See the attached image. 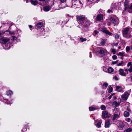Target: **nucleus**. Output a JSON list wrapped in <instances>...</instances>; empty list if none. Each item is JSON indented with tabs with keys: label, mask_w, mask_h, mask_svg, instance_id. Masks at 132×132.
<instances>
[{
	"label": "nucleus",
	"mask_w": 132,
	"mask_h": 132,
	"mask_svg": "<svg viewBox=\"0 0 132 132\" xmlns=\"http://www.w3.org/2000/svg\"><path fill=\"white\" fill-rule=\"evenodd\" d=\"M129 28L128 27H127L123 30L122 32L123 36L127 39H129L132 37V35L129 32Z\"/></svg>",
	"instance_id": "1"
},
{
	"label": "nucleus",
	"mask_w": 132,
	"mask_h": 132,
	"mask_svg": "<svg viewBox=\"0 0 132 132\" xmlns=\"http://www.w3.org/2000/svg\"><path fill=\"white\" fill-rule=\"evenodd\" d=\"M118 111V109L117 108H115L114 109L113 112L114 114L113 118V120H114L118 119L120 117V114Z\"/></svg>",
	"instance_id": "2"
},
{
	"label": "nucleus",
	"mask_w": 132,
	"mask_h": 132,
	"mask_svg": "<svg viewBox=\"0 0 132 132\" xmlns=\"http://www.w3.org/2000/svg\"><path fill=\"white\" fill-rule=\"evenodd\" d=\"M129 95V94L128 92H125L121 96V101L122 102H124L127 100L128 98V96Z\"/></svg>",
	"instance_id": "3"
},
{
	"label": "nucleus",
	"mask_w": 132,
	"mask_h": 132,
	"mask_svg": "<svg viewBox=\"0 0 132 132\" xmlns=\"http://www.w3.org/2000/svg\"><path fill=\"white\" fill-rule=\"evenodd\" d=\"M76 17L78 23L81 25L80 23H81L85 19V16L83 15H80L77 16Z\"/></svg>",
	"instance_id": "4"
},
{
	"label": "nucleus",
	"mask_w": 132,
	"mask_h": 132,
	"mask_svg": "<svg viewBox=\"0 0 132 132\" xmlns=\"http://www.w3.org/2000/svg\"><path fill=\"white\" fill-rule=\"evenodd\" d=\"M80 24L82 26L87 27L90 25V22L89 20L85 19L84 21L81 23H80Z\"/></svg>",
	"instance_id": "5"
},
{
	"label": "nucleus",
	"mask_w": 132,
	"mask_h": 132,
	"mask_svg": "<svg viewBox=\"0 0 132 132\" xmlns=\"http://www.w3.org/2000/svg\"><path fill=\"white\" fill-rule=\"evenodd\" d=\"M110 21L112 23L114 24L118 23L119 19L118 18L116 17H112L110 18Z\"/></svg>",
	"instance_id": "6"
},
{
	"label": "nucleus",
	"mask_w": 132,
	"mask_h": 132,
	"mask_svg": "<svg viewBox=\"0 0 132 132\" xmlns=\"http://www.w3.org/2000/svg\"><path fill=\"white\" fill-rule=\"evenodd\" d=\"M10 39L7 37H3L0 39V43L2 44H5L9 42Z\"/></svg>",
	"instance_id": "7"
},
{
	"label": "nucleus",
	"mask_w": 132,
	"mask_h": 132,
	"mask_svg": "<svg viewBox=\"0 0 132 132\" xmlns=\"http://www.w3.org/2000/svg\"><path fill=\"white\" fill-rule=\"evenodd\" d=\"M98 52L102 55H104L107 52L106 50L104 48L100 47V49L98 50Z\"/></svg>",
	"instance_id": "8"
},
{
	"label": "nucleus",
	"mask_w": 132,
	"mask_h": 132,
	"mask_svg": "<svg viewBox=\"0 0 132 132\" xmlns=\"http://www.w3.org/2000/svg\"><path fill=\"white\" fill-rule=\"evenodd\" d=\"M102 31L103 32L105 33L107 35L111 36L112 35V33L109 32V31L105 28H103L102 29Z\"/></svg>",
	"instance_id": "9"
},
{
	"label": "nucleus",
	"mask_w": 132,
	"mask_h": 132,
	"mask_svg": "<svg viewBox=\"0 0 132 132\" xmlns=\"http://www.w3.org/2000/svg\"><path fill=\"white\" fill-rule=\"evenodd\" d=\"M119 74L120 75L124 76H126V74L124 72V70L122 69H120L119 70Z\"/></svg>",
	"instance_id": "10"
},
{
	"label": "nucleus",
	"mask_w": 132,
	"mask_h": 132,
	"mask_svg": "<svg viewBox=\"0 0 132 132\" xmlns=\"http://www.w3.org/2000/svg\"><path fill=\"white\" fill-rule=\"evenodd\" d=\"M128 2L127 0H126L124 2V6H125V10H126L129 8Z\"/></svg>",
	"instance_id": "11"
},
{
	"label": "nucleus",
	"mask_w": 132,
	"mask_h": 132,
	"mask_svg": "<svg viewBox=\"0 0 132 132\" xmlns=\"http://www.w3.org/2000/svg\"><path fill=\"white\" fill-rule=\"evenodd\" d=\"M43 26V23L41 22H39L38 23L36 24V26L37 27L36 28L38 29L42 27Z\"/></svg>",
	"instance_id": "12"
},
{
	"label": "nucleus",
	"mask_w": 132,
	"mask_h": 132,
	"mask_svg": "<svg viewBox=\"0 0 132 132\" xmlns=\"http://www.w3.org/2000/svg\"><path fill=\"white\" fill-rule=\"evenodd\" d=\"M96 20L97 21H99L103 19V16L102 14H100L98 15L96 17Z\"/></svg>",
	"instance_id": "13"
},
{
	"label": "nucleus",
	"mask_w": 132,
	"mask_h": 132,
	"mask_svg": "<svg viewBox=\"0 0 132 132\" xmlns=\"http://www.w3.org/2000/svg\"><path fill=\"white\" fill-rule=\"evenodd\" d=\"M117 90L118 92H123V89L121 87L119 86H116Z\"/></svg>",
	"instance_id": "14"
},
{
	"label": "nucleus",
	"mask_w": 132,
	"mask_h": 132,
	"mask_svg": "<svg viewBox=\"0 0 132 132\" xmlns=\"http://www.w3.org/2000/svg\"><path fill=\"white\" fill-rule=\"evenodd\" d=\"M108 116V112L106 111H104L102 112V116L104 118H107Z\"/></svg>",
	"instance_id": "15"
},
{
	"label": "nucleus",
	"mask_w": 132,
	"mask_h": 132,
	"mask_svg": "<svg viewBox=\"0 0 132 132\" xmlns=\"http://www.w3.org/2000/svg\"><path fill=\"white\" fill-rule=\"evenodd\" d=\"M121 102V101L120 102H117L116 101H114L113 102L112 105L114 106L115 107H116L118 106L119 105L120 103Z\"/></svg>",
	"instance_id": "16"
},
{
	"label": "nucleus",
	"mask_w": 132,
	"mask_h": 132,
	"mask_svg": "<svg viewBox=\"0 0 132 132\" xmlns=\"http://www.w3.org/2000/svg\"><path fill=\"white\" fill-rule=\"evenodd\" d=\"M118 3H113L111 5V7L113 8L117 9L119 6L118 5Z\"/></svg>",
	"instance_id": "17"
},
{
	"label": "nucleus",
	"mask_w": 132,
	"mask_h": 132,
	"mask_svg": "<svg viewBox=\"0 0 132 132\" xmlns=\"http://www.w3.org/2000/svg\"><path fill=\"white\" fill-rule=\"evenodd\" d=\"M110 125V123L109 121H106L105 123V128H108Z\"/></svg>",
	"instance_id": "18"
},
{
	"label": "nucleus",
	"mask_w": 132,
	"mask_h": 132,
	"mask_svg": "<svg viewBox=\"0 0 132 132\" xmlns=\"http://www.w3.org/2000/svg\"><path fill=\"white\" fill-rule=\"evenodd\" d=\"M125 126L124 124L123 123L119 125L118 126V128L119 129L122 130L123 129Z\"/></svg>",
	"instance_id": "19"
},
{
	"label": "nucleus",
	"mask_w": 132,
	"mask_h": 132,
	"mask_svg": "<svg viewBox=\"0 0 132 132\" xmlns=\"http://www.w3.org/2000/svg\"><path fill=\"white\" fill-rule=\"evenodd\" d=\"M50 9L51 7L50 6H47L44 7V10L45 11H48Z\"/></svg>",
	"instance_id": "20"
},
{
	"label": "nucleus",
	"mask_w": 132,
	"mask_h": 132,
	"mask_svg": "<svg viewBox=\"0 0 132 132\" xmlns=\"http://www.w3.org/2000/svg\"><path fill=\"white\" fill-rule=\"evenodd\" d=\"M117 55L118 56H120L122 57H123L125 56V52H119L117 54Z\"/></svg>",
	"instance_id": "21"
},
{
	"label": "nucleus",
	"mask_w": 132,
	"mask_h": 132,
	"mask_svg": "<svg viewBox=\"0 0 132 132\" xmlns=\"http://www.w3.org/2000/svg\"><path fill=\"white\" fill-rule=\"evenodd\" d=\"M130 114L128 112L125 111L123 113V115L124 116L126 117H128L129 116Z\"/></svg>",
	"instance_id": "22"
},
{
	"label": "nucleus",
	"mask_w": 132,
	"mask_h": 132,
	"mask_svg": "<svg viewBox=\"0 0 132 132\" xmlns=\"http://www.w3.org/2000/svg\"><path fill=\"white\" fill-rule=\"evenodd\" d=\"M31 3L33 5H35L38 4V2L36 1H34L32 0H31Z\"/></svg>",
	"instance_id": "23"
},
{
	"label": "nucleus",
	"mask_w": 132,
	"mask_h": 132,
	"mask_svg": "<svg viewBox=\"0 0 132 132\" xmlns=\"http://www.w3.org/2000/svg\"><path fill=\"white\" fill-rule=\"evenodd\" d=\"M132 131V129L129 128L124 130V132H130Z\"/></svg>",
	"instance_id": "24"
},
{
	"label": "nucleus",
	"mask_w": 132,
	"mask_h": 132,
	"mask_svg": "<svg viewBox=\"0 0 132 132\" xmlns=\"http://www.w3.org/2000/svg\"><path fill=\"white\" fill-rule=\"evenodd\" d=\"M105 40L102 39L100 43L101 45L102 46H104L105 44Z\"/></svg>",
	"instance_id": "25"
},
{
	"label": "nucleus",
	"mask_w": 132,
	"mask_h": 132,
	"mask_svg": "<svg viewBox=\"0 0 132 132\" xmlns=\"http://www.w3.org/2000/svg\"><path fill=\"white\" fill-rule=\"evenodd\" d=\"M113 71V69L111 68H109L108 69V72L109 73H111Z\"/></svg>",
	"instance_id": "26"
},
{
	"label": "nucleus",
	"mask_w": 132,
	"mask_h": 132,
	"mask_svg": "<svg viewBox=\"0 0 132 132\" xmlns=\"http://www.w3.org/2000/svg\"><path fill=\"white\" fill-rule=\"evenodd\" d=\"M124 65V64L123 61H121L117 65L118 66H123Z\"/></svg>",
	"instance_id": "27"
},
{
	"label": "nucleus",
	"mask_w": 132,
	"mask_h": 132,
	"mask_svg": "<svg viewBox=\"0 0 132 132\" xmlns=\"http://www.w3.org/2000/svg\"><path fill=\"white\" fill-rule=\"evenodd\" d=\"M112 90V87L110 86L109 87L108 92L109 93H111Z\"/></svg>",
	"instance_id": "28"
},
{
	"label": "nucleus",
	"mask_w": 132,
	"mask_h": 132,
	"mask_svg": "<svg viewBox=\"0 0 132 132\" xmlns=\"http://www.w3.org/2000/svg\"><path fill=\"white\" fill-rule=\"evenodd\" d=\"M97 127L99 128L101 127V123L100 122H98L96 124L95 123Z\"/></svg>",
	"instance_id": "29"
},
{
	"label": "nucleus",
	"mask_w": 132,
	"mask_h": 132,
	"mask_svg": "<svg viewBox=\"0 0 132 132\" xmlns=\"http://www.w3.org/2000/svg\"><path fill=\"white\" fill-rule=\"evenodd\" d=\"M7 94L8 95H10L12 94V92L11 90H9L7 92Z\"/></svg>",
	"instance_id": "30"
},
{
	"label": "nucleus",
	"mask_w": 132,
	"mask_h": 132,
	"mask_svg": "<svg viewBox=\"0 0 132 132\" xmlns=\"http://www.w3.org/2000/svg\"><path fill=\"white\" fill-rule=\"evenodd\" d=\"M89 109L90 111H93L96 109L92 107H90L89 108Z\"/></svg>",
	"instance_id": "31"
},
{
	"label": "nucleus",
	"mask_w": 132,
	"mask_h": 132,
	"mask_svg": "<svg viewBox=\"0 0 132 132\" xmlns=\"http://www.w3.org/2000/svg\"><path fill=\"white\" fill-rule=\"evenodd\" d=\"M80 39L81 42H83L84 41H85L87 39L85 38H80Z\"/></svg>",
	"instance_id": "32"
},
{
	"label": "nucleus",
	"mask_w": 132,
	"mask_h": 132,
	"mask_svg": "<svg viewBox=\"0 0 132 132\" xmlns=\"http://www.w3.org/2000/svg\"><path fill=\"white\" fill-rule=\"evenodd\" d=\"M101 109L102 110H105V106L104 105H102L101 106Z\"/></svg>",
	"instance_id": "33"
},
{
	"label": "nucleus",
	"mask_w": 132,
	"mask_h": 132,
	"mask_svg": "<svg viewBox=\"0 0 132 132\" xmlns=\"http://www.w3.org/2000/svg\"><path fill=\"white\" fill-rule=\"evenodd\" d=\"M130 48L129 46H127L126 48V52H128L130 50Z\"/></svg>",
	"instance_id": "34"
},
{
	"label": "nucleus",
	"mask_w": 132,
	"mask_h": 132,
	"mask_svg": "<svg viewBox=\"0 0 132 132\" xmlns=\"http://www.w3.org/2000/svg\"><path fill=\"white\" fill-rule=\"evenodd\" d=\"M111 52L113 53V54H114L116 53V51L114 49H111Z\"/></svg>",
	"instance_id": "35"
},
{
	"label": "nucleus",
	"mask_w": 132,
	"mask_h": 132,
	"mask_svg": "<svg viewBox=\"0 0 132 132\" xmlns=\"http://www.w3.org/2000/svg\"><path fill=\"white\" fill-rule=\"evenodd\" d=\"M128 71L130 73H131L132 72V66L130 67V68L128 69Z\"/></svg>",
	"instance_id": "36"
},
{
	"label": "nucleus",
	"mask_w": 132,
	"mask_h": 132,
	"mask_svg": "<svg viewBox=\"0 0 132 132\" xmlns=\"http://www.w3.org/2000/svg\"><path fill=\"white\" fill-rule=\"evenodd\" d=\"M127 66L128 67H129V66L131 67V66H132V64L131 62H129L127 64Z\"/></svg>",
	"instance_id": "37"
},
{
	"label": "nucleus",
	"mask_w": 132,
	"mask_h": 132,
	"mask_svg": "<svg viewBox=\"0 0 132 132\" xmlns=\"http://www.w3.org/2000/svg\"><path fill=\"white\" fill-rule=\"evenodd\" d=\"M119 35L117 34H116L115 36V38L116 39H119Z\"/></svg>",
	"instance_id": "38"
},
{
	"label": "nucleus",
	"mask_w": 132,
	"mask_h": 132,
	"mask_svg": "<svg viewBox=\"0 0 132 132\" xmlns=\"http://www.w3.org/2000/svg\"><path fill=\"white\" fill-rule=\"evenodd\" d=\"M108 84L106 83H104L103 85V86H105V87H107L108 86Z\"/></svg>",
	"instance_id": "39"
},
{
	"label": "nucleus",
	"mask_w": 132,
	"mask_h": 132,
	"mask_svg": "<svg viewBox=\"0 0 132 132\" xmlns=\"http://www.w3.org/2000/svg\"><path fill=\"white\" fill-rule=\"evenodd\" d=\"M117 58V56L116 55H114L112 56V59L113 60H116Z\"/></svg>",
	"instance_id": "40"
},
{
	"label": "nucleus",
	"mask_w": 132,
	"mask_h": 132,
	"mask_svg": "<svg viewBox=\"0 0 132 132\" xmlns=\"http://www.w3.org/2000/svg\"><path fill=\"white\" fill-rule=\"evenodd\" d=\"M15 32L14 31H9V33L10 34H14V33Z\"/></svg>",
	"instance_id": "41"
},
{
	"label": "nucleus",
	"mask_w": 132,
	"mask_h": 132,
	"mask_svg": "<svg viewBox=\"0 0 132 132\" xmlns=\"http://www.w3.org/2000/svg\"><path fill=\"white\" fill-rule=\"evenodd\" d=\"M126 120L128 122H129L130 120V119L129 118H128L126 119Z\"/></svg>",
	"instance_id": "42"
},
{
	"label": "nucleus",
	"mask_w": 132,
	"mask_h": 132,
	"mask_svg": "<svg viewBox=\"0 0 132 132\" xmlns=\"http://www.w3.org/2000/svg\"><path fill=\"white\" fill-rule=\"evenodd\" d=\"M27 130L26 128V127H25L22 130V131H26Z\"/></svg>",
	"instance_id": "43"
},
{
	"label": "nucleus",
	"mask_w": 132,
	"mask_h": 132,
	"mask_svg": "<svg viewBox=\"0 0 132 132\" xmlns=\"http://www.w3.org/2000/svg\"><path fill=\"white\" fill-rule=\"evenodd\" d=\"M113 78L114 79L116 80H118V78L116 76L114 77Z\"/></svg>",
	"instance_id": "44"
},
{
	"label": "nucleus",
	"mask_w": 132,
	"mask_h": 132,
	"mask_svg": "<svg viewBox=\"0 0 132 132\" xmlns=\"http://www.w3.org/2000/svg\"><path fill=\"white\" fill-rule=\"evenodd\" d=\"M94 32L95 33V35H97L98 33V31H97L96 30H95Z\"/></svg>",
	"instance_id": "45"
},
{
	"label": "nucleus",
	"mask_w": 132,
	"mask_h": 132,
	"mask_svg": "<svg viewBox=\"0 0 132 132\" xmlns=\"http://www.w3.org/2000/svg\"><path fill=\"white\" fill-rule=\"evenodd\" d=\"M118 62V61H116L113 62H112V64H116Z\"/></svg>",
	"instance_id": "46"
},
{
	"label": "nucleus",
	"mask_w": 132,
	"mask_h": 132,
	"mask_svg": "<svg viewBox=\"0 0 132 132\" xmlns=\"http://www.w3.org/2000/svg\"><path fill=\"white\" fill-rule=\"evenodd\" d=\"M127 110L130 112H131V110L128 107L127 108Z\"/></svg>",
	"instance_id": "47"
},
{
	"label": "nucleus",
	"mask_w": 132,
	"mask_h": 132,
	"mask_svg": "<svg viewBox=\"0 0 132 132\" xmlns=\"http://www.w3.org/2000/svg\"><path fill=\"white\" fill-rule=\"evenodd\" d=\"M125 71L127 72V73H128V69H125Z\"/></svg>",
	"instance_id": "48"
},
{
	"label": "nucleus",
	"mask_w": 132,
	"mask_h": 132,
	"mask_svg": "<svg viewBox=\"0 0 132 132\" xmlns=\"http://www.w3.org/2000/svg\"><path fill=\"white\" fill-rule=\"evenodd\" d=\"M12 38H13V40H15L16 39V37L15 36H13Z\"/></svg>",
	"instance_id": "49"
},
{
	"label": "nucleus",
	"mask_w": 132,
	"mask_h": 132,
	"mask_svg": "<svg viewBox=\"0 0 132 132\" xmlns=\"http://www.w3.org/2000/svg\"><path fill=\"white\" fill-rule=\"evenodd\" d=\"M12 101H11V102L10 101V102H6L7 103V104H9L10 103H12V102H11Z\"/></svg>",
	"instance_id": "50"
},
{
	"label": "nucleus",
	"mask_w": 132,
	"mask_h": 132,
	"mask_svg": "<svg viewBox=\"0 0 132 132\" xmlns=\"http://www.w3.org/2000/svg\"><path fill=\"white\" fill-rule=\"evenodd\" d=\"M112 96L111 95H110L108 97V99L109 100H110V99L111 98H112Z\"/></svg>",
	"instance_id": "51"
},
{
	"label": "nucleus",
	"mask_w": 132,
	"mask_h": 132,
	"mask_svg": "<svg viewBox=\"0 0 132 132\" xmlns=\"http://www.w3.org/2000/svg\"><path fill=\"white\" fill-rule=\"evenodd\" d=\"M66 0H60L61 1L62 3L65 2Z\"/></svg>",
	"instance_id": "52"
},
{
	"label": "nucleus",
	"mask_w": 132,
	"mask_h": 132,
	"mask_svg": "<svg viewBox=\"0 0 132 132\" xmlns=\"http://www.w3.org/2000/svg\"><path fill=\"white\" fill-rule=\"evenodd\" d=\"M129 8L130 9H132V3H131V5L130 6Z\"/></svg>",
	"instance_id": "53"
},
{
	"label": "nucleus",
	"mask_w": 132,
	"mask_h": 132,
	"mask_svg": "<svg viewBox=\"0 0 132 132\" xmlns=\"http://www.w3.org/2000/svg\"><path fill=\"white\" fill-rule=\"evenodd\" d=\"M112 12V11L111 10H108V12L109 13L111 12Z\"/></svg>",
	"instance_id": "54"
},
{
	"label": "nucleus",
	"mask_w": 132,
	"mask_h": 132,
	"mask_svg": "<svg viewBox=\"0 0 132 132\" xmlns=\"http://www.w3.org/2000/svg\"><path fill=\"white\" fill-rule=\"evenodd\" d=\"M29 27L30 28H31L32 27V26L31 25H29Z\"/></svg>",
	"instance_id": "55"
},
{
	"label": "nucleus",
	"mask_w": 132,
	"mask_h": 132,
	"mask_svg": "<svg viewBox=\"0 0 132 132\" xmlns=\"http://www.w3.org/2000/svg\"><path fill=\"white\" fill-rule=\"evenodd\" d=\"M111 24V23L110 22H108V25L109 26H110Z\"/></svg>",
	"instance_id": "56"
},
{
	"label": "nucleus",
	"mask_w": 132,
	"mask_h": 132,
	"mask_svg": "<svg viewBox=\"0 0 132 132\" xmlns=\"http://www.w3.org/2000/svg\"><path fill=\"white\" fill-rule=\"evenodd\" d=\"M10 48V46H9L8 47H7V48H6V49H8Z\"/></svg>",
	"instance_id": "57"
},
{
	"label": "nucleus",
	"mask_w": 132,
	"mask_h": 132,
	"mask_svg": "<svg viewBox=\"0 0 132 132\" xmlns=\"http://www.w3.org/2000/svg\"><path fill=\"white\" fill-rule=\"evenodd\" d=\"M115 93H113L111 95L112 96H113V95H115Z\"/></svg>",
	"instance_id": "58"
},
{
	"label": "nucleus",
	"mask_w": 132,
	"mask_h": 132,
	"mask_svg": "<svg viewBox=\"0 0 132 132\" xmlns=\"http://www.w3.org/2000/svg\"><path fill=\"white\" fill-rule=\"evenodd\" d=\"M113 98L114 99H116L117 98L116 97V96H114Z\"/></svg>",
	"instance_id": "59"
},
{
	"label": "nucleus",
	"mask_w": 132,
	"mask_h": 132,
	"mask_svg": "<svg viewBox=\"0 0 132 132\" xmlns=\"http://www.w3.org/2000/svg\"><path fill=\"white\" fill-rule=\"evenodd\" d=\"M39 1H44L45 0H39Z\"/></svg>",
	"instance_id": "60"
},
{
	"label": "nucleus",
	"mask_w": 132,
	"mask_h": 132,
	"mask_svg": "<svg viewBox=\"0 0 132 132\" xmlns=\"http://www.w3.org/2000/svg\"><path fill=\"white\" fill-rule=\"evenodd\" d=\"M29 0H27L26 2L27 3L29 2Z\"/></svg>",
	"instance_id": "61"
},
{
	"label": "nucleus",
	"mask_w": 132,
	"mask_h": 132,
	"mask_svg": "<svg viewBox=\"0 0 132 132\" xmlns=\"http://www.w3.org/2000/svg\"><path fill=\"white\" fill-rule=\"evenodd\" d=\"M2 32L0 31V35H1L2 34Z\"/></svg>",
	"instance_id": "62"
},
{
	"label": "nucleus",
	"mask_w": 132,
	"mask_h": 132,
	"mask_svg": "<svg viewBox=\"0 0 132 132\" xmlns=\"http://www.w3.org/2000/svg\"><path fill=\"white\" fill-rule=\"evenodd\" d=\"M131 81L132 82V76L131 77Z\"/></svg>",
	"instance_id": "63"
},
{
	"label": "nucleus",
	"mask_w": 132,
	"mask_h": 132,
	"mask_svg": "<svg viewBox=\"0 0 132 132\" xmlns=\"http://www.w3.org/2000/svg\"><path fill=\"white\" fill-rule=\"evenodd\" d=\"M131 123H132V120L131 121Z\"/></svg>",
	"instance_id": "64"
}]
</instances>
